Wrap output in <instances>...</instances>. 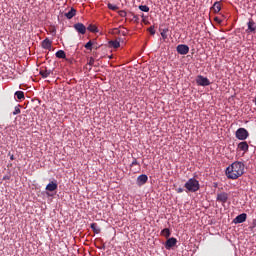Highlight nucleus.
Listing matches in <instances>:
<instances>
[{"instance_id": "obj_15", "label": "nucleus", "mask_w": 256, "mask_h": 256, "mask_svg": "<svg viewBox=\"0 0 256 256\" xmlns=\"http://www.w3.org/2000/svg\"><path fill=\"white\" fill-rule=\"evenodd\" d=\"M66 19H73L75 15H77V10L75 8H71L70 11L64 14Z\"/></svg>"}, {"instance_id": "obj_20", "label": "nucleus", "mask_w": 256, "mask_h": 256, "mask_svg": "<svg viewBox=\"0 0 256 256\" xmlns=\"http://www.w3.org/2000/svg\"><path fill=\"white\" fill-rule=\"evenodd\" d=\"M14 95L17 97V99H19V101L25 99V93L23 91H16Z\"/></svg>"}, {"instance_id": "obj_14", "label": "nucleus", "mask_w": 256, "mask_h": 256, "mask_svg": "<svg viewBox=\"0 0 256 256\" xmlns=\"http://www.w3.org/2000/svg\"><path fill=\"white\" fill-rule=\"evenodd\" d=\"M238 149L240 151H244V153H247L249 151V144L247 142L243 141L238 144Z\"/></svg>"}, {"instance_id": "obj_13", "label": "nucleus", "mask_w": 256, "mask_h": 256, "mask_svg": "<svg viewBox=\"0 0 256 256\" xmlns=\"http://www.w3.org/2000/svg\"><path fill=\"white\" fill-rule=\"evenodd\" d=\"M108 43L110 47H113V49H119L121 47V38L111 40Z\"/></svg>"}, {"instance_id": "obj_23", "label": "nucleus", "mask_w": 256, "mask_h": 256, "mask_svg": "<svg viewBox=\"0 0 256 256\" xmlns=\"http://www.w3.org/2000/svg\"><path fill=\"white\" fill-rule=\"evenodd\" d=\"M88 31H90V33H97V26L93 25V24H90L88 27H87Z\"/></svg>"}, {"instance_id": "obj_36", "label": "nucleus", "mask_w": 256, "mask_h": 256, "mask_svg": "<svg viewBox=\"0 0 256 256\" xmlns=\"http://www.w3.org/2000/svg\"><path fill=\"white\" fill-rule=\"evenodd\" d=\"M114 31L115 33L121 34V30H119V28H115Z\"/></svg>"}, {"instance_id": "obj_4", "label": "nucleus", "mask_w": 256, "mask_h": 256, "mask_svg": "<svg viewBox=\"0 0 256 256\" xmlns=\"http://www.w3.org/2000/svg\"><path fill=\"white\" fill-rule=\"evenodd\" d=\"M197 85H200L201 87H208V85H211V82L207 77H203L199 75L196 79Z\"/></svg>"}, {"instance_id": "obj_30", "label": "nucleus", "mask_w": 256, "mask_h": 256, "mask_svg": "<svg viewBox=\"0 0 256 256\" xmlns=\"http://www.w3.org/2000/svg\"><path fill=\"white\" fill-rule=\"evenodd\" d=\"M150 35H155V28L153 26H151L149 29H148Z\"/></svg>"}, {"instance_id": "obj_8", "label": "nucleus", "mask_w": 256, "mask_h": 256, "mask_svg": "<svg viewBox=\"0 0 256 256\" xmlns=\"http://www.w3.org/2000/svg\"><path fill=\"white\" fill-rule=\"evenodd\" d=\"M147 181H149V177H147V175L145 174H141L140 176L137 177L136 183L138 187H143V185H145Z\"/></svg>"}, {"instance_id": "obj_21", "label": "nucleus", "mask_w": 256, "mask_h": 256, "mask_svg": "<svg viewBox=\"0 0 256 256\" xmlns=\"http://www.w3.org/2000/svg\"><path fill=\"white\" fill-rule=\"evenodd\" d=\"M212 9L214 10V13H219V11H221V3L215 2Z\"/></svg>"}, {"instance_id": "obj_9", "label": "nucleus", "mask_w": 256, "mask_h": 256, "mask_svg": "<svg viewBox=\"0 0 256 256\" xmlns=\"http://www.w3.org/2000/svg\"><path fill=\"white\" fill-rule=\"evenodd\" d=\"M175 245H177V238H175V237L169 238L165 242V249H167V250L172 249V247H175Z\"/></svg>"}, {"instance_id": "obj_32", "label": "nucleus", "mask_w": 256, "mask_h": 256, "mask_svg": "<svg viewBox=\"0 0 256 256\" xmlns=\"http://www.w3.org/2000/svg\"><path fill=\"white\" fill-rule=\"evenodd\" d=\"M133 19L136 23H139V16L133 15Z\"/></svg>"}, {"instance_id": "obj_10", "label": "nucleus", "mask_w": 256, "mask_h": 256, "mask_svg": "<svg viewBox=\"0 0 256 256\" xmlns=\"http://www.w3.org/2000/svg\"><path fill=\"white\" fill-rule=\"evenodd\" d=\"M247 25L248 29L246 30V33H256V23L253 19H249Z\"/></svg>"}, {"instance_id": "obj_39", "label": "nucleus", "mask_w": 256, "mask_h": 256, "mask_svg": "<svg viewBox=\"0 0 256 256\" xmlns=\"http://www.w3.org/2000/svg\"><path fill=\"white\" fill-rule=\"evenodd\" d=\"M214 187H217V183H214Z\"/></svg>"}, {"instance_id": "obj_19", "label": "nucleus", "mask_w": 256, "mask_h": 256, "mask_svg": "<svg viewBox=\"0 0 256 256\" xmlns=\"http://www.w3.org/2000/svg\"><path fill=\"white\" fill-rule=\"evenodd\" d=\"M161 235L163 237H166V239H169V237H171V230H169V228H164L162 231H161Z\"/></svg>"}, {"instance_id": "obj_2", "label": "nucleus", "mask_w": 256, "mask_h": 256, "mask_svg": "<svg viewBox=\"0 0 256 256\" xmlns=\"http://www.w3.org/2000/svg\"><path fill=\"white\" fill-rule=\"evenodd\" d=\"M186 189V193H197L199 189H201V185L199 184V180L195 178H190L184 185Z\"/></svg>"}, {"instance_id": "obj_25", "label": "nucleus", "mask_w": 256, "mask_h": 256, "mask_svg": "<svg viewBox=\"0 0 256 256\" xmlns=\"http://www.w3.org/2000/svg\"><path fill=\"white\" fill-rule=\"evenodd\" d=\"M139 9H140V11H143L144 13H149V6H147V5H140Z\"/></svg>"}, {"instance_id": "obj_35", "label": "nucleus", "mask_w": 256, "mask_h": 256, "mask_svg": "<svg viewBox=\"0 0 256 256\" xmlns=\"http://www.w3.org/2000/svg\"><path fill=\"white\" fill-rule=\"evenodd\" d=\"M183 191H184L183 188H178V189H176V192H177V193H183Z\"/></svg>"}, {"instance_id": "obj_37", "label": "nucleus", "mask_w": 256, "mask_h": 256, "mask_svg": "<svg viewBox=\"0 0 256 256\" xmlns=\"http://www.w3.org/2000/svg\"><path fill=\"white\" fill-rule=\"evenodd\" d=\"M120 34L123 35V37H125L127 35V32L125 31H120Z\"/></svg>"}, {"instance_id": "obj_12", "label": "nucleus", "mask_w": 256, "mask_h": 256, "mask_svg": "<svg viewBox=\"0 0 256 256\" xmlns=\"http://www.w3.org/2000/svg\"><path fill=\"white\" fill-rule=\"evenodd\" d=\"M246 221H247V214H246V213H242V214L238 215V216L234 219V223H235V224L245 223Z\"/></svg>"}, {"instance_id": "obj_7", "label": "nucleus", "mask_w": 256, "mask_h": 256, "mask_svg": "<svg viewBox=\"0 0 256 256\" xmlns=\"http://www.w3.org/2000/svg\"><path fill=\"white\" fill-rule=\"evenodd\" d=\"M74 29L77 33H80V35H85V33H87V27H85L83 23L74 24Z\"/></svg>"}, {"instance_id": "obj_17", "label": "nucleus", "mask_w": 256, "mask_h": 256, "mask_svg": "<svg viewBox=\"0 0 256 256\" xmlns=\"http://www.w3.org/2000/svg\"><path fill=\"white\" fill-rule=\"evenodd\" d=\"M39 73L43 79H47V77L51 75V70H47V68H41Z\"/></svg>"}, {"instance_id": "obj_5", "label": "nucleus", "mask_w": 256, "mask_h": 256, "mask_svg": "<svg viewBox=\"0 0 256 256\" xmlns=\"http://www.w3.org/2000/svg\"><path fill=\"white\" fill-rule=\"evenodd\" d=\"M176 51L179 55H187V53H189V46L185 44H179L176 47Z\"/></svg>"}, {"instance_id": "obj_6", "label": "nucleus", "mask_w": 256, "mask_h": 256, "mask_svg": "<svg viewBox=\"0 0 256 256\" xmlns=\"http://www.w3.org/2000/svg\"><path fill=\"white\" fill-rule=\"evenodd\" d=\"M229 200V194L227 192H222L217 194L216 201L225 204Z\"/></svg>"}, {"instance_id": "obj_16", "label": "nucleus", "mask_w": 256, "mask_h": 256, "mask_svg": "<svg viewBox=\"0 0 256 256\" xmlns=\"http://www.w3.org/2000/svg\"><path fill=\"white\" fill-rule=\"evenodd\" d=\"M51 45H52V42L48 38H46L42 41V48L43 49H48L49 51H51Z\"/></svg>"}, {"instance_id": "obj_18", "label": "nucleus", "mask_w": 256, "mask_h": 256, "mask_svg": "<svg viewBox=\"0 0 256 256\" xmlns=\"http://www.w3.org/2000/svg\"><path fill=\"white\" fill-rule=\"evenodd\" d=\"M90 227H91L92 231H93L96 235H99V233H101V228H99V226L97 225V223H92V224H90Z\"/></svg>"}, {"instance_id": "obj_24", "label": "nucleus", "mask_w": 256, "mask_h": 256, "mask_svg": "<svg viewBox=\"0 0 256 256\" xmlns=\"http://www.w3.org/2000/svg\"><path fill=\"white\" fill-rule=\"evenodd\" d=\"M85 49H87L88 51H93V42L89 41L84 45Z\"/></svg>"}, {"instance_id": "obj_1", "label": "nucleus", "mask_w": 256, "mask_h": 256, "mask_svg": "<svg viewBox=\"0 0 256 256\" xmlns=\"http://www.w3.org/2000/svg\"><path fill=\"white\" fill-rule=\"evenodd\" d=\"M245 174V164L241 161H235L226 168L225 175L227 179H239Z\"/></svg>"}, {"instance_id": "obj_40", "label": "nucleus", "mask_w": 256, "mask_h": 256, "mask_svg": "<svg viewBox=\"0 0 256 256\" xmlns=\"http://www.w3.org/2000/svg\"><path fill=\"white\" fill-rule=\"evenodd\" d=\"M142 17H145V15H144V14H142Z\"/></svg>"}, {"instance_id": "obj_29", "label": "nucleus", "mask_w": 256, "mask_h": 256, "mask_svg": "<svg viewBox=\"0 0 256 256\" xmlns=\"http://www.w3.org/2000/svg\"><path fill=\"white\" fill-rule=\"evenodd\" d=\"M88 65H90V67H93V65H95V59L93 57L89 59Z\"/></svg>"}, {"instance_id": "obj_22", "label": "nucleus", "mask_w": 256, "mask_h": 256, "mask_svg": "<svg viewBox=\"0 0 256 256\" xmlns=\"http://www.w3.org/2000/svg\"><path fill=\"white\" fill-rule=\"evenodd\" d=\"M56 57H57L58 59H65V57H67V55L65 54V51H63V50H58V51L56 52Z\"/></svg>"}, {"instance_id": "obj_27", "label": "nucleus", "mask_w": 256, "mask_h": 256, "mask_svg": "<svg viewBox=\"0 0 256 256\" xmlns=\"http://www.w3.org/2000/svg\"><path fill=\"white\" fill-rule=\"evenodd\" d=\"M19 107H21V106L18 105L14 108L13 115H19V113H21V108H19Z\"/></svg>"}, {"instance_id": "obj_28", "label": "nucleus", "mask_w": 256, "mask_h": 256, "mask_svg": "<svg viewBox=\"0 0 256 256\" xmlns=\"http://www.w3.org/2000/svg\"><path fill=\"white\" fill-rule=\"evenodd\" d=\"M169 30L168 29H164V30H162V32H161V37H162V39H167V32H168Z\"/></svg>"}, {"instance_id": "obj_31", "label": "nucleus", "mask_w": 256, "mask_h": 256, "mask_svg": "<svg viewBox=\"0 0 256 256\" xmlns=\"http://www.w3.org/2000/svg\"><path fill=\"white\" fill-rule=\"evenodd\" d=\"M135 165H139V162L137 161V158H133V161L131 163V167H133Z\"/></svg>"}, {"instance_id": "obj_38", "label": "nucleus", "mask_w": 256, "mask_h": 256, "mask_svg": "<svg viewBox=\"0 0 256 256\" xmlns=\"http://www.w3.org/2000/svg\"><path fill=\"white\" fill-rule=\"evenodd\" d=\"M109 59H113V55L109 56Z\"/></svg>"}, {"instance_id": "obj_11", "label": "nucleus", "mask_w": 256, "mask_h": 256, "mask_svg": "<svg viewBox=\"0 0 256 256\" xmlns=\"http://www.w3.org/2000/svg\"><path fill=\"white\" fill-rule=\"evenodd\" d=\"M59 185L57 184V181H51L50 183L47 184L46 186V191H57Z\"/></svg>"}, {"instance_id": "obj_33", "label": "nucleus", "mask_w": 256, "mask_h": 256, "mask_svg": "<svg viewBox=\"0 0 256 256\" xmlns=\"http://www.w3.org/2000/svg\"><path fill=\"white\" fill-rule=\"evenodd\" d=\"M8 155H10V160L11 161H15V156L13 154H11V152H9Z\"/></svg>"}, {"instance_id": "obj_34", "label": "nucleus", "mask_w": 256, "mask_h": 256, "mask_svg": "<svg viewBox=\"0 0 256 256\" xmlns=\"http://www.w3.org/2000/svg\"><path fill=\"white\" fill-rule=\"evenodd\" d=\"M214 21H216V23H221L222 22L221 19H219V17H215Z\"/></svg>"}, {"instance_id": "obj_3", "label": "nucleus", "mask_w": 256, "mask_h": 256, "mask_svg": "<svg viewBox=\"0 0 256 256\" xmlns=\"http://www.w3.org/2000/svg\"><path fill=\"white\" fill-rule=\"evenodd\" d=\"M236 139H239V141H245L249 137V131L245 128H239L236 133Z\"/></svg>"}, {"instance_id": "obj_26", "label": "nucleus", "mask_w": 256, "mask_h": 256, "mask_svg": "<svg viewBox=\"0 0 256 256\" xmlns=\"http://www.w3.org/2000/svg\"><path fill=\"white\" fill-rule=\"evenodd\" d=\"M108 9H110L111 11H117V9H119V7L115 4L108 3Z\"/></svg>"}]
</instances>
